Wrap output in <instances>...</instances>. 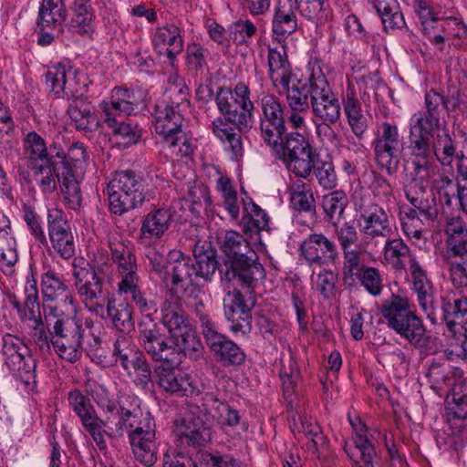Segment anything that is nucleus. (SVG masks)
Returning <instances> with one entry per match:
<instances>
[{
    "instance_id": "nucleus-34",
    "label": "nucleus",
    "mask_w": 467,
    "mask_h": 467,
    "mask_svg": "<svg viewBox=\"0 0 467 467\" xmlns=\"http://www.w3.org/2000/svg\"><path fill=\"white\" fill-rule=\"evenodd\" d=\"M379 208L377 203L364 199L360 205L358 225L362 238L368 246L369 243L379 234Z\"/></svg>"
},
{
    "instance_id": "nucleus-2",
    "label": "nucleus",
    "mask_w": 467,
    "mask_h": 467,
    "mask_svg": "<svg viewBox=\"0 0 467 467\" xmlns=\"http://www.w3.org/2000/svg\"><path fill=\"white\" fill-rule=\"evenodd\" d=\"M98 406L108 413H119L115 423L118 434L127 432L135 459L141 464L150 467L157 461V445L155 442V421L148 410L140 407V400L135 396H121L118 402L109 399L108 390L103 386H96L90 390Z\"/></svg>"
},
{
    "instance_id": "nucleus-9",
    "label": "nucleus",
    "mask_w": 467,
    "mask_h": 467,
    "mask_svg": "<svg viewBox=\"0 0 467 467\" xmlns=\"http://www.w3.org/2000/svg\"><path fill=\"white\" fill-rule=\"evenodd\" d=\"M441 127V121L436 120L422 110L415 112L410 119V149L411 164L425 168L432 165L431 140L434 132Z\"/></svg>"
},
{
    "instance_id": "nucleus-10",
    "label": "nucleus",
    "mask_w": 467,
    "mask_h": 467,
    "mask_svg": "<svg viewBox=\"0 0 467 467\" xmlns=\"http://www.w3.org/2000/svg\"><path fill=\"white\" fill-rule=\"evenodd\" d=\"M109 246L111 251L112 260L117 265L118 292L125 299H129L140 291L139 286L140 276L137 273L135 256L118 233L109 234Z\"/></svg>"
},
{
    "instance_id": "nucleus-64",
    "label": "nucleus",
    "mask_w": 467,
    "mask_h": 467,
    "mask_svg": "<svg viewBox=\"0 0 467 467\" xmlns=\"http://www.w3.org/2000/svg\"><path fill=\"white\" fill-rule=\"evenodd\" d=\"M337 281V275L329 269H320L318 273H316L315 269L311 276L312 286L319 291L326 298H328L332 294L335 284Z\"/></svg>"
},
{
    "instance_id": "nucleus-25",
    "label": "nucleus",
    "mask_w": 467,
    "mask_h": 467,
    "mask_svg": "<svg viewBox=\"0 0 467 467\" xmlns=\"http://www.w3.org/2000/svg\"><path fill=\"white\" fill-rule=\"evenodd\" d=\"M410 271L412 276L413 290L417 294L418 303L422 311L427 315V317L434 323V291L431 281L428 278L426 272L415 259H411L410 262Z\"/></svg>"
},
{
    "instance_id": "nucleus-37",
    "label": "nucleus",
    "mask_w": 467,
    "mask_h": 467,
    "mask_svg": "<svg viewBox=\"0 0 467 467\" xmlns=\"http://www.w3.org/2000/svg\"><path fill=\"white\" fill-rule=\"evenodd\" d=\"M66 20L64 0H43L37 17V25L42 28H56Z\"/></svg>"
},
{
    "instance_id": "nucleus-13",
    "label": "nucleus",
    "mask_w": 467,
    "mask_h": 467,
    "mask_svg": "<svg viewBox=\"0 0 467 467\" xmlns=\"http://www.w3.org/2000/svg\"><path fill=\"white\" fill-rule=\"evenodd\" d=\"M190 414L176 420L174 434L182 443L202 446L211 441L213 417L206 410L196 407Z\"/></svg>"
},
{
    "instance_id": "nucleus-44",
    "label": "nucleus",
    "mask_w": 467,
    "mask_h": 467,
    "mask_svg": "<svg viewBox=\"0 0 467 467\" xmlns=\"http://www.w3.org/2000/svg\"><path fill=\"white\" fill-rule=\"evenodd\" d=\"M72 12L71 26L78 33H87L94 18L92 0H74Z\"/></svg>"
},
{
    "instance_id": "nucleus-40",
    "label": "nucleus",
    "mask_w": 467,
    "mask_h": 467,
    "mask_svg": "<svg viewBox=\"0 0 467 467\" xmlns=\"http://www.w3.org/2000/svg\"><path fill=\"white\" fill-rule=\"evenodd\" d=\"M104 412L108 414L106 421L99 419L97 412L94 415L80 420L83 429L90 435L99 450H104L107 447L105 441V435L107 434L105 427L107 426V423H113L115 425L119 420V413L112 415L106 411Z\"/></svg>"
},
{
    "instance_id": "nucleus-46",
    "label": "nucleus",
    "mask_w": 467,
    "mask_h": 467,
    "mask_svg": "<svg viewBox=\"0 0 467 467\" xmlns=\"http://www.w3.org/2000/svg\"><path fill=\"white\" fill-rule=\"evenodd\" d=\"M348 421L352 427L353 432L355 433V447L360 452L361 458L364 462V464L359 467H373L372 457L374 454V448L368 442L365 435L366 430L364 425L358 418L353 420L350 415H348Z\"/></svg>"
},
{
    "instance_id": "nucleus-11",
    "label": "nucleus",
    "mask_w": 467,
    "mask_h": 467,
    "mask_svg": "<svg viewBox=\"0 0 467 467\" xmlns=\"http://www.w3.org/2000/svg\"><path fill=\"white\" fill-rule=\"evenodd\" d=\"M85 329L73 318H61L54 321L49 328L50 342L57 355L75 363L82 356V339Z\"/></svg>"
},
{
    "instance_id": "nucleus-14",
    "label": "nucleus",
    "mask_w": 467,
    "mask_h": 467,
    "mask_svg": "<svg viewBox=\"0 0 467 467\" xmlns=\"http://www.w3.org/2000/svg\"><path fill=\"white\" fill-rule=\"evenodd\" d=\"M145 95L140 90L114 88L110 97L103 99L99 104V109L103 119L117 116H130L137 114L146 108Z\"/></svg>"
},
{
    "instance_id": "nucleus-30",
    "label": "nucleus",
    "mask_w": 467,
    "mask_h": 467,
    "mask_svg": "<svg viewBox=\"0 0 467 467\" xmlns=\"http://www.w3.org/2000/svg\"><path fill=\"white\" fill-rule=\"evenodd\" d=\"M2 354L5 366L12 372L28 370L26 364L29 359V350L19 337L6 334L2 338Z\"/></svg>"
},
{
    "instance_id": "nucleus-58",
    "label": "nucleus",
    "mask_w": 467,
    "mask_h": 467,
    "mask_svg": "<svg viewBox=\"0 0 467 467\" xmlns=\"http://www.w3.org/2000/svg\"><path fill=\"white\" fill-rule=\"evenodd\" d=\"M336 234L342 250L348 249H367L368 246L363 238L358 240V234L356 227L345 223L342 225H336Z\"/></svg>"
},
{
    "instance_id": "nucleus-48",
    "label": "nucleus",
    "mask_w": 467,
    "mask_h": 467,
    "mask_svg": "<svg viewBox=\"0 0 467 467\" xmlns=\"http://www.w3.org/2000/svg\"><path fill=\"white\" fill-rule=\"evenodd\" d=\"M68 114L72 121L79 130H88L96 123V117L91 106L84 99L72 101L68 108Z\"/></svg>"
},
{
    "instance_id": "nucleus-18",
    "label": "nucleus",
    "mask_w": 467,
    "mask_h": 467,
    "mask_svg": "<svg viewBox=\"0 0 467 467\" xmlns=\"http://www.w3.org/2000/svg\"><path fill=\"white\" fill-rule=\"evenodd\" d=\"M263 112L260 129L264 141L280 139L285 131L284 109L278 98L273 94L263 93L259 98Z\"/></svg>"
},
{
    "instance_id": "nucleus-50",
    "label": "nucleus",
    "mask_w": 467,
    "mask_h": 467,
    "mask_svg": "<svg viewBox=\"0 0 467 467\" xmlns=\"http://www.w3.org/2000/svg\"><path fill=\"white\" fill-rule=\"evenodd\" d=\"M27 322L28 334L32 337L35 344L41 351H48L50 349V334L47 333L46 326L42 321L41 313L38 317H20Z\"/></svg>"
},
{
    "instance_id": "nucleus-4",
    "label": "nucleus",
    "mask_w": 467,
    "mask_h": 467,
    "mask_svg": "<svg viewBox=\"0 0 467 467\" xmlns=\"http://www.w3.org/2000/svg\"><path fill=\"white\" fill-rule=\"evenodd\" d=\"M381 316L390 329L412 347L420 348L430 342L423 321L410 308L407 297L391 295L381 305Z\"/></svg>"
},
{
    "instance_id": "nucleus-32",
    "label": "nucleus",
    "mask_w": 467,
    "mask_h": 467,
    "mask_svg": "<svg viewBox=\"0 0 467 467\" xmlns=\"http://www.w3.org/2000/svg\"><path fill=\"white\" fill-rule=\"evenodd\" d=\"M202 410H206L213 417V424L216 422L219 427L227 431L240 422L239 412L228 404L219 400L213 393H206L202 398Z\"/></svg>"
},
{
    "instance_id": "nucleus-20",
    "label": "nucleus",
    "mask_w": 467,
    "mask_h": 467,
    "mask_svg": "<svg viewBox=\"0 0 467 467\" xmlns=\"http://www.w3.org/2000/svg\"><path fill=\"white\" fill-rule=\"evenodd\" d=\"M254 302L245 300L239 291L228 292L223 297L226 319L232 323L230 330L234 335H245L250 329V311Z\"/></svg>"
},
{
    "instance_id": "nucleus-47",
    "label": "nucleus",
    "mask_w": 467,
    "mask_h": 467,
    "mask_svg": "<svg viewBox=\"0 0 467 467\" xmlns=\"http://www.w3.org/2000/svg\"><path fill=\"white\" fill-rule=\"evenodd\" d=\"M344 111L353 133L360 137L367 130L368 120L362 113L359 103L354 97H347L344 102Z\"/></svg>"
},
{
    "instance_id": "nucleus-54",
    "label": "nucleus",
    "mask_w": 467,
    "mask_h": 467,
    "mask_svg": "<svg viewBox=\"0 0 467 467\" xmlns=\"http://www.w3.org/2000/svg\"><path fill=\"white\" fill-rule=\"evenodd\" d=\"M221 361L226 364H241L244 360V354L241 348L226 337L211 348Z\"/></svg>"
},
{
    "instance_id": "nucleus-45",
    "label": "nucleus",
    "mask_w": 467,
    "mask_h": 467,
    "mask_svg": "<svg viewBox=\"0 0 467 467\" xmlns=\"http://www.w3.org/2000/svg\"><path fill=\"white\" fill-rule=\"evenodd\" d=\"M31 169L33 180L44 193H52L56 191L57 183L60 181V178L50 161L47 163L34 165Z\"/></svg>"
},
{
    "instance_id": "nucleus-24",
    "label": "nucleus",
    "mask_w": 467,
    "mask_h": 467,
    "mask_svg": "<svg viewBox=\"0 0 467 467\" xmlns=\"http://www.w3.org/2000/svg\"><path fill=\"white\" fill-rule=\"evenodd\" d=\"M152 123L161 143H171V138L182 131V115L165 103L156 106Z\"/></svg>"
},
{
    "instance_id": "nucleus-31",
    "label": "nucleus",
    "mask_w": 467,
    "mask_h": 467,
    "mask_svg": "<svg viewBox=\"0 0 467 467\" xmlns=\"http://www.w3.org/2000/svg\"><path fill=\"white\" fill-rule=\"evenodd\" d=\"M447 253L451 259H467V226L460 216L451 217L445 225Z\"/></svg>"
},
{
    "instance_id": "nucleus-8",
    "label": "nucleus",
    "mask_w": 467,
    "mask_h": 467,
    "mask_svg": "<svg viewBox=\"0 0 467 467\" xmlns=\"http://www.w3.org/2000/svg\"><path fill=\"white\" fill-rule=\"evenodd\" d=\"M110 211L121 215L142 204L145 196L141 180L131 171L114 174L107 187Z\"/></svg>"
},
{
    "instance_id": "nucleus-21",
    "label": "nucleus",
    "mask_w": 467,
    "mask_h": 467,
    "mask_svg": "<svg viewBox=\"0 0 467 467\" xmlns=\"http://www.w3.org/2000/svg\"><path fill=\"white\" fill-rule=\"evenodd\" d=\"M462 104L460 89L449 88L446 94H441L431 88L425 92L422 111L436 120L441 121L443 112L451 117Z\"/></svg>"
},
{
    "instance_id": "nucleus-12",
    "label": "nucleus",
    "mask_w": 467,
    "mask_h": 467,
    "mask_svg": "<svg viewBox=\"0 0 467 467\" xmlns=\"http://www.w3.org/2000/svg\"><path fill=\"white\" fill-rule=\"evenodd\" d=\"M414 169L413 179L406 191V197L411 206L418 210V213L430 224L434 223L439 215L436 198L433 193L427 192L428 182L433 172L432 165L425 168L412 165Z\"/></svg>"
},
{
    "instance_id": "nucleus-39",
    "label": "nucleus",
    "mask_w": 467,
    "mask_h": 467,
    "mask_svg": "<svg viewBox=\"0 0 467 467\" xmlns=\"http://www.w3.org/2000/svg\"><path fill=\"white\" fill-rule=\"evenodd\" d=\"M297 8L302 16L314 23L316 27L327 22L332 11L327 0H301Z\"/></svg>"
},
{
    "instance_id": "nucleus-62",
    "label": "nucleus",
    "mask_w": 467,
    "mask_h": 467,
    "mask_svg": "<svg viewBox=\"0 0 467 467\" xmlns=\"http://www.w3.org/2000/svg\"><path fill=\"white\" fill-rule=\"evenodd\" d=\"M348 205V197L342 191H334L324 196L323 209L327 215L333 219L340 217Z\"/></svg>"
},
{
    "instance_id": "nucleus-38",
    "label": "nucleus",
    "mask_w": 467,
    "mask_h": 467,
    "mask_svg": "<svg viewBox=\"0 0 467 467\" xmlns=\"http://www.w3.org/2000/svg\"><path fill=\"white\" fill-rule=\"evenodd\" d=\"M25 302L24 306L16 298L12 300L13 306L16 308L20 317H38L40 312V305L38 302V289L36 279L33 275L26 276L25 287Z\"/></svg>"
},
{
    "instance_id": "nucleus-61",
    "label": "nucleus",
    "mask_w": 467,
    "mask_h": 467,
    "mask_svg": "<svg viewBox=\"0 0 467 467\" xmlns=\"http://www.w3.org/2000/svg\"><path fill=\"white\" fill-rule=\"evenodd\" d=\"M409 253V247L400 239H393L385 244L384 257L387 264L395 269H401L404 265L402 258Z\"/></svg>"
},
{
    "instance_id": "nucleus-23",
    "label": "nucleus",
    "mask_w": 467,
    "mask_h": 467,
    "mask_svg": "<svg viewBox=\"0 0 467 467\" xmlns=\"http://www.w3.org/2000/svg\"><path fill=\"white\" fill-rule=\"evenodd\" d=\"M301 255L309 264L334 262L337 256L336 244L322 234H312L300 245Z\"/></svg>"
},
{
    "instance_id": "nucleus-41",
    "label": "nucleus",
    "mask_w": 467,
    "mask_h": 467,
    "mask_svg": "<svg viewBox=\"0 0 467 467\" xmlns=\"http://www.w3.org/2000/svg\"><path fill=\"white\" fill-rule=\"evenodd\" d=\"M25 158L30 167L50 161L44 139L35 131L26 134L23 140Z\"/></svg>"
},
{
    "instance_id": "nucleus-28",
    "label": "nucleus",
    "mask_w": 467,
    "mask_h": 467,
    "mask_svg": "<svg viewBox=\"0 0 467 467\" xmlns=\"http://www.w3.org/2000/svg\"><path fill=\"white\" fill-rule=\"evenodd\" d=\"M152 44L160 55H164L172 60L183 48L181 28L174 24L158 27L152 36Z\"/></svg>"
},
{
    "instance_id": "nucleus-27",
    "label": "nucleus",
    "mask_w": 467,
    "mask_h": 467,
    "mask_svg": "<svg viewBox=\"0 0 467 467\" xmlns=\"http://www.w3.org/2000/svg\"><path fill=\"white\" fill-rule=\"evenodd\" d=\"M170 223L171 214L165 209H157L147 213L141 220L140 244L147 245L160 242L169 229Z\"/></svg>"
},
{
    "instance_id": "nucleus-16",
    "label": "nucleus",
    "mask_w": 467,
    "mask_h": 467,
    "mask_svg": "<svg viewBox=\"0 0 467 467\" xmlns=\"http://www.w3.org/2000/svg\"><path fill=\"white\" fill-rule=\"evenodd\" d=\"M46 84L48 91L58 99L77 97L82 89L78 70L69 61H61L48 67Z\"/></svg>"
},
{
    "instance_id": "nucleus-53",
    "label": "nucleus",
    "mask_w": 467,
    "mask_h": 467,
    "mask_svg": "<svg viewBox=\"0 0 467 467\" xmlns=\"http://www.w3.org/2000/svg\"><path fill=\"white\" fill-rule=\"evenodd\" d=\"M290 203L293 209L299 212H309L314 207V197L310 186L300 182L290 188Z\"/></svg>"
},
{
    "instance_id": "nucleus-63",
    "label": "nucleus",
    "mask_w": 467,
    "mask_h": 467,
    "mask_svg": "<svg viewBox=\"0 0 467 467\" xmlns=\"http://www.w3.org/2000/svg\"><path fill=\"white\" fill-rule=\"evenodd\" d=\"M68 403L80 420L96 413L89 399L78 389H73L68 393Z\"/></svg>"
},
{
    "instance_id": "nucleus-6",
    "label": "nucleus",
    "mask_w": 467,
    "mask_h": 467,
    "mask_svg": "<svg viewBox=\"0 0 467 467\" xmlns=\"http://www.w3.org/2000/svg\"><path fill=\"white\" fill-rule=\"evenodd\" d=\"M222 249L227 257L226 264L230 265L226 274L230 279H236L242 285H251L254 281L264 277L263 265L256 257L249 255V244L241 234L235 231L226 232Z\"/></svg>"
},
{
    "instance_id": "nucleus-26",
    "label": "nucleus",
    "mask_w": 467,
    "mask_h": 467,
    "mask_svg": "<svg viewBox=\"0 0 467 467\" xmlns=\"http://www.w3.org/2000/svg\"><path fill=\"white\" fill-rule=\"evenodd\" d=\"M442 320L450 331L457 325L467 328V296L455 291H449L441 296Z\"/></svg>"
},
{
    "instance_id": "nucleus-17",
    "label": "nucleus",
    "mask_w": 467,
    "mask_h": 467,
    "mask_svg": "<svg viewBox=\"0 0 467 467\" xmlns=\"http://www.w3.org/2000/svg\"><path fill=\"white\" fill-rule=\"evenodd\" d=\"M161 364L156 369L158 384L167 392L179 396H192L199 393L196 380L189 374L178 369V364L156 360Z\"/></svg>"
},
{
    "instance_id": "nucleus-42",
    "label": "nucleus",
    "mask_w": 467,
    "mask_h": 467,
    "mask_svg": "<svg viewBox=\"0 0 467 467\" xmlns=\"http://www.w3.org/2000/svg\"><path fill=\"white\" fill-rule=\"evenodd\" d=\"M104 122L111 130L114 137L125 147L136 144L141 138V130L137 124L119 122L113 117L107 118Z\"/></svg>"
},
{
    "instance_id": "nucleus-29",
    "label": "nucleus",
    "mask_w": 467,
    "mask_h": 467,
    "mask_svg": "<svg viewBox=\"0 0 467 467\" xmlns=\"http://www.w3.org/2000/svg\"><path fill=\"white\" fill-rule=\"evenodd\" d=\"M268 74L272 84L276 88H287L292 83L293 74L284 47H268Z\"/></svg>"
},
{
    "instance_id": "nucleus-5",
    "label": "nucleus",
    "mask_w": 467,
    "mask_h": 467,
    "mask_svg": "<svg viewBox=\"0 0 467 467\" xmlns=\"http://www.w3.org/2000/svg\"><path fill=\"white\" fill-rule=\"evenodd\" d=\"M265 142L289 172L302 179H306L311 174L314 161L319 157L308 138L299 132L286 134L285 140L281 137L274 141Z\"/></svg>"
},
{
    "instance_id": "nucleus-15",
    "label": "nucleus",
    "mask_w": 467,
    "mask_h": 467,
    "mask_svg": "<svg viewBox=\"0 0 467 467\" xmlns=\"http://www.w3.org/2000/svg\"><path fill=\"white\" fill-rule=\"evenodd\" d=\"M114 355H116L132 380L140 386H146L151 378L149 364L143 355L136 349L129 338L121 337L114 344Z\"/></svg>"
},
{
    "instance_id": "nucleus-19",
    "label": "nucleus",
    "mask_w": 467,
    "mask_h": 467,
    "mask_svg": "<svg viewBox=\"0 0 467 467\" xmlns=\"http://www.w3.org/2000/svg\"><path fill=\"white\" fill-rule=\"evenodd\" d=\"M237 119L230 116L214 118L210 124L213 135L223 144L224 150L232 161H238L244 155L242 137Z\"/></svg>"
},
{
    "instance_id": "nucleus-7",
    "label": "nucleus",
    "mask_w": 467,
    "mask_h": 467,
    "mask_svg": "<svg viewBox=\"0 0 467 467\" xmlns=\"http://www.w3.org/2000/svg\"><path fill=\"white\" fill-rule=\"evenodd\" d=\"M305 75L314 115L322 121L336 123L340 118V103L329 87L321 62L317 58H311Z\"/></svg>"
},
{
    "instance_id": "nucleus-57",
    "label": "nucleus",
    "mask_w": 467,
    "mask_h": 467,
    "mask_svg": "<svg viewBox=\"0 0 467 467\" xmlns=\"http://www.w3.org/2000/svg\"><path fill=\"white\" fill-rule=\"evenodd\" d=\"M59 182H61V192L66 202L71 208H78L81 202V193L73 169L67 170Z\"/></svg>"
},
{
    "instance_id": "nucleus-52",
    "label": "nucleus",
    "mask_w": 467,
    "mask_h": 467,
    "mask_svg": "<svg viewBox=\"0 0 467 467\" xmlns=\"http://www.w3.org/2000/svg\"><path fill=\"white\" fill-rule=\"evenodd\" d=\"M431 150L443 166L451 165L456 152L453 140L447 132L436 136L431 144Z\"/></svg>"
},
{
    "instance_id": "nucleus-51",
    "label": "nucleus",
    "mask_w": 467,
    "mask_h": 467,
    "mask_svg": "<svg viewBox=\"0 0 467 467\" xmlns=\"http://www.w3.org/2000/svg\"><path fill=\"white\" fill-rule=\"evenodd\" d=\"M217 191L221 193L223 205L231 218L236 219L239 215V204L237 192L234 190L230 179L226 176H220L216 184Z\"/></svg>"
},
{
    "instance_id": "nucleus-3",
    "label": "nucleus",
    "mask_w": 467,
    "mask_h": 467,
    "mask_svg": "<svg viewBox=\"0 0 467 467\" xmlns=\"http://www.w3.org/2000/svg\"><path fill=\"white\" fill-rule=\"evenodd\" d=\"M108 268L107 263L100 264L96 258L92 269L73 265L74 285L86 307L101 318H109L119 330L127 328L131 321V311L128 305H116L115 299H109L107 307L106 294L102 289L100 274Z\"/></svg>"
},
{
    "instance_id": "nucleus-35",
    "label": "nucleus",
    "mask_w": 467,
    "mask_h": 467,
    "mask_svg": "<svg viewBox=\"0 0 467 467\" xmlns=\"http://www.w3.org/2000/svg\"><path fill=\"white\" fill-rule=\"evenodd\" d=\"M231 89L240 110L237 118L240 130H250L254 123V104L250 98V88L245 83L237 82Z\"/></svg>"
},
{
    "instance_id": "nucleus-55",
    "label": "nucleus",
    "mask_w": 467,
    "mask_h": 467,
    "mask_svg": "<svg viewBox=\"0 0 467 467\" xmlns=\"http://www.w3.org/2000/svg\"><path fill=\"white\" fill-rule=\"evenodd\" d=\"M18 260L16 242L14 237L0 240V269L6 275H12Z\"/></svg>"
},
{
    "instance_id": "nucleus-43",
    "label": "nucleus",
    "mask_w": 467,
    "mask_h": 467,
    "mask_svg": "<svg viewBox=\"0 0 467 467\" xmlns=\"http://www.w3.org/2000/svg\"><path fill=\"white\" fill-rule=\"evenodd\" d=\"M145 246V257L149 261V265L156 272L163 282L169 281V254L166 256V248L163 244L157 242Z\"/></svg>"
},
{
    "instance_id": "nucleus-49",
    "label": "nucleus",
    "mask_w": 467,
    "mask_h": 467,
    "mask_svg": "<svg viewBox=\"0 0 467 467\" xmlns=\"http://www.w3.org/2000/svg\"><path fill=\"white\" fill-rule=\"evenodd\" d=\"M54 250L64 259L71 258L75 254L74 237L70 228L48 232Z\"/></svg>"
},
{
    "instance_id": "nucleus-56",
    "label": "nucleus",
    "mask_w": 467,
    "mask_h": 467,
    "mask_svg": "<svg viewBox=\"0 0 467 467\" xmlns=\"http://www.w3.org/2000/svg\"><path fill=\"white\" fill-rule=\"evenodd\" d=\"M312 171L321 187L331 190L337 186V174L331 161H323L317 157Z\"/></svg>"
},
{
    "instance_id": "nucleus-36",
    "label": "nucleus",
    "mask_w": 467,
    "mask_h": 467,
    "mask_svg": "<svg viewBox=\"0 0 467 467\" xmlns=\"http://www.w3.org/2000/svg\"><path fill=\"white\" fill-rule=\"evenodd\" d=\"M41 288L45 300L52 302L63 296L64 306H69L71 310L75 309L74 296L68 293L67 286L59 279L54 271L48 270L43 274L41 278Z\"/></svg>"
},
{
    "instance_id": "nucleus-1",
    "label": "nucleus",
    "mask_w": 467,
    "mask_h": 467,
    "mask_svg": "<svg viewBox=\"0 0 467 467\" xmlns=\"http://www.w3.org/2000/svg\"><path fill=\"white\" fill-rule=\"evenodd\" d=\"M160 320L168 330L172 344H169L149 315L139 324L140 342L153 360L175 365L185 353L199 349L201 343L177 299L163 301L160 307Z\"/></svg>"
},
{
    "instance_id": "nucleus-33",
    "label": "nucleus",
    "mask_w": 467,
    "mask_h": 467,
    "mask_svg": "<svg viewBox=\"0 0 467 467\" xmlns=\"http://www.w3.org/2000/svg\"><path fill=\"white\" fill-rule=\"evenodd\" d=\"M297 9V4L294 0H278L273 20V32L275 36L284 37L296 30Z\"/></svg>"
},
{
    "instance_id": "nucleus-59",
    "label": "nucleus",
    "mask_w": 467,
    "mask_h": 467,
    "mask_svg": "<svg viewBox=\"0 0 467 467\" xmlns=\"http://www.w3.org/2000/svg\"><path fill=\"white\" fill-rule=\"evenodd\" d=\"M229 27L231 40L238 45L247 44L257 32V26L247 18H239Z\"/></svg>"
},
{
    "instance_id": "nucleus-22",
    "label": "nucleus",
    "mask_w": 467,
    "mask_h": 467,
    "mask_svg": "<svg viewBox=\"0 0 467 467\" xmlns=\"http://www.w3.org/2000/svg\"><path fill=\"white\" fill-rule=\"evenodd\" d=\"M169 281L164 282L171 285V290L176 294H182L186 288L192 284V275L195 272L194 264L192 259L185 256L179 250L169 252Z\"/></svg>"
},
{
    "instance_id": "nucleus-60",
    "label": "nucleus",
    "mask_w": 467,
    "mask_h": 467,
    "mask_svg": "<svg viewBox=\"0 0 467 467\" xmlns=\"http://www.w3.org/2000/svg\"><path fill=\"white\" fill-rule=\"evenodd\" d=\"M298 420L300 421V427L296 426V416H293L295 428H296L298 431L302 430L309 440V448L314 451H317L318 448L324 444V436L322 435L320 427L313 419H306V417L298 415Z\"/></svg>"
}]
</instances>
